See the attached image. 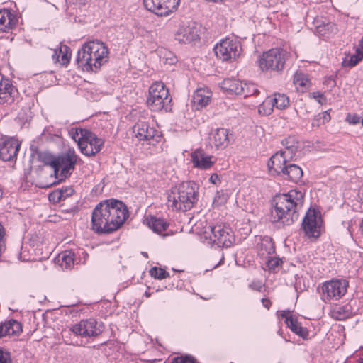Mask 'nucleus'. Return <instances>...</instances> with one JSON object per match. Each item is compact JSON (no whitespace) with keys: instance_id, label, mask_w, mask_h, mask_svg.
<instances>
[{"instance_id":"obj_46","label":"nucleus","mask_w":363,"mask_h":363,"mask_svg":"<svg viewBox=\"0 0 363 363\" xmlns=\"http://www.w3.org/2000/svg\"><path fill=\"white\" fill-rule=\"evenodd\" d=\"M227 201V194L223 192H217L213 203L216 205H221Z\"/></svg>"},{"instance_id":"obj_9","label":"nucleus","mask_w":363,"mask_h":363,"mask_svg":"<svg viewBox=\"0 0 363 363\" xmlns=\"http://www.w3.org/2000/svg\"><path fill=\"white\" fill-rule=\"evenodd\" d=\"M77 160V155L72 150L58 155L54 167L55 178L62 181L69 177L75 169Z\"/></svg>"},{"instance_id":"obj_32","label":"nucleus","mask_w":363,"mask_h":363,"mask_svg":"<svg viewBox=\"0 0 363 363\" xmlns=\"http://www.w3.org/2000/svg\"><path fill=\"white\" fill-rule=\"evenodd\" d=\"M74 255L72 251H64L57 257V261L62 269H70L74 264Z\"/></svg>"},{"instance_id":"obj_17","label":"nucleus","mask_w":363,"mask_h":363,"mask_svg":"<svg viewBox=\"0 0 363 363\" xmlns=\"http://www.w3.org/2000/svg\"><path fill=\"white\" fill-rule=\"evenodd\" d=\"M199 25L194 21H189L180 26L175 34V38L183 43H189L199 38Z\"/></svg>"},{"instance_id":"obj_14","label":"nucleus","mask_w":363,"mask_h":363,"mask_svg":"<svg viewBox=\"0 0 363 363\" xmlns=\"http://www.w3.org/2000/svg\"><path fill=\"white\" fill-rule=\"evenodd\" d=\"M210 240L218 246L225 247H230L234 241V236L232 230L222 225L209 226Z\"/></svg>"},{"instance_id":"obj_5","label":"nucleus","mask_w":363,"mask_h":363,"mask_svg":"<svg viewBox=\"0 0 363 363\" xmlns=\"http://www.w3.org/2000/svg\"><path fill=\"white\" fill-rule=\"evenodd\" d=\"M172 97L169 90L162 82H154L149 89V96L147 104L153 111L164 110L168 112L171 110Z\"/></svg>"},{"instance_id":"obj_57","label":"nucleus","mask_w":363,"mask_h":363,"mask_svg":"<svg viewBox=\"0 0 363 363\" xmlns=\"http://www.w3.org/2000/svg\"><path fill=\"white\" fill-rule=\"evenodd\" d=\"M205 234H208L207 230L205 231Z\"/></svg>"},{"instance_id":"obj_12","label":"nucleus","mask_w":363,"mask_h":363,"mask_svg":"<svg viewBox=\"0 0 363 363\" xmlns=\"http://www.w3.org/2000/svg\"><path fill=\"white\" fill-rule=\"evenodd\" d=\"M180 0H143L145 9L157 16H167L175 11Z\"/></svg>"},{"instance_id":"obj_16","label":"nucleus","mask_w":363,"mask_h":363,"mask_svg":"<svg viewBox=\"0 0 363 363\" xmlns=\"http://www.w3.org/2000/svg\"><path fill=\"white\" fill-rule=\"evenodd\" d=\"M21 143L19 141L10 137L0 138V159L3 161H13L16 159Z\"/></svg>"},{"instance_id":"obj_25","label":"nucleus","mask_w":363,"mask_h":363,"mask_svg":"<svg viewBox=\"0 0 363 363\" xmlns=\"http://www.w3.org/2000/svg\"><path fill=\"white\" fill-rule=\"evenodd\" d=\"M210 140L217 149H223L229 144L228 130L225 128H216L212 131Z\"/></svg>"},{"instance_id":"obj_33","label":"nucleus","mask_w":363,"mask_h":363,"mask_svg":"<svg viewBox=\"0 0 363 363\" xmlns=\"http://www.w3.org/2000/svg\"><path fill=\"white\" fill-rule=\"evenodd\" d=\"M272 101V105L277 109L283 110L289 106V99L284 94L276 93L273 96H270Z\"/></svg>"},{"instance_id":"obj_51","label":"nucleus","mask_w":363,"mask_h":363,"mask_svg":"<svg viewBox=\"0 0 363 363\" xmlns=\"http://www.w3.org/2000/svg\"><path fill=\"white\" fill-rule=\"evenodd\" d=\"M264 285L260 281H253L250 284L249 287L255 291H261Z\"/></svg>"},{"instance_id":"obj_42","label":"nucleus","mask_w":363,"mask_h":363,"mask_svg":"<svg viewBox=\"0 0 363 363\" xmlns=\"http://www.w3.org/2000/svg\"><path fill=\"white\" fill-rule=\"evenodd\" d=\"M263 260L266 261L269 270H275L277 268L281 267L283 263L280 258L274 257V255L268 259H264Z\"/></svg>"},{"instance_id":"obj_7","label":"nucleus","mask_w":363,"mask_h":363,"mask_svg":"<svg viewBox=\"0 0 363 363\" xmlns=\"http://www.w3.org/2000/svg\"><path fill=\"white\" fill-rule=\"evenodd\" d=\"M78 138V145L82 154L86 156H94L99 152L104 145V140L98 138L94 133L80 128L76 130Z\"/></svg>"},{"instance_id":"obj_29","label":"nucleus","mask_w":363,"mask_h":363,"mask_svg":"<svg viewBox=\"0 0 363 363\" xmlns=\"http://www.w3.org/2000/svg\"><path fill=\"white\" fill-rule=\"evenodd\" d=\"M146 220L148 227L151 228L153 232L158 234H161L169 227V223L161 218L149 216L147 217Z\"/></svg>"},{"instance_id":"obj_38","label":"nucleus","mask_w":363,"mask_h":363,"mask_svg":"<svg viewBox=\"0 0 363 363\" xmlns=\"http://www.w3.org/2000/svg\"><path fill=\"white\" fill-rule=\"evenodd\" d=\"M57 157H54L49 152H40L38 154V160L45 165H50L53 169L55 167Z\"/></svg>"},{"instance_id":"obj_28","label":"nucleus","mask_w":363,"mask_h":363,"mask_svg":"<svg viewBox=\"0 0 363 363\" xmlns=\"http://www.w3.org/2000/svg\"><path fill=\"white\" fill-rule=\"evenodd\" d=\"M281 175L286 179L296 183L301 179L303 170L299 166L289 162Z\"/></svg>"},{"instance_id":"obj_4","label":"nucleus","mask_w":363,"mask_h":363,"mask_svg":"<svg viewBox=\"0 0 363 363\" xmlns=\"http://www.w3.org/2000/svg\"><path fill=\"white\" fill-rule=\"evenodd\" d=\"M199 199V185L193 181L183 182L171 188L167 205L174 211L186 212L191 209Z\"/></svg>"},{"instance_id":"obj_36","label":"nucleus","mask_w":363,"mask_h":363,"mask_svg":"<svg viewBox=\"0 0 363 363\" xmlns=\"http://www.w3.org/2000/svg\"><path fill=\"white\" fill-rule=\"evenodd\" d=\"M274 106L271 97H267L259 105L258 112L264 116H269L273 112Z\"/></svg>"},{"instance_id":"obj_21","label":"nucleus","mask_w":363,"mask_h":363,"mask_svg":"<svg viewBox=\"0 0 363 363\" xmlns=\"http://www.w3.org/2000/svg\"><path fill=\"white\" fill-rule=\"evenodd\" d=\"M17 16L9 9L0 10V32H9L18 23Z\"/></svg>"},{"instance_id":"obj_50","label":"nucleus","mask_w":363,"mask_h":363,"mask_svg":"<svg viewBox=\"0 0 363 363\" xmlns=\"http://www.w3.org/2000/svg\"><path fill=\"white\" fill-rule=\"evenodd\" d=\"M346 121L350 123V124H353V125H355V124H357L359 123L360 121V117H359L356 114H347V118H346Z\"/></svg>"},{"instance_id":"obj_24","label":"nucleus","mask_w":363,"mask_h":363,"mask_svg":"<svg viewBox=\"0 0 363 363\" xmlns=\"http://www.w3.org/2000/svg\"><path fill=\"white\" fill-rule=\"evenodd\" d=\"M284 150L280 151L286 156L287 159L295 160L294 157L296 152L300 149L301 145L296 136H289L281 142Z\"/></svg>"},{"instance_id":"obj_11","label":"nucleus","mask_w":363,"mask_h":363,"mask_svg":"<svg viewBox=\"0 0 363 363\" xmlns=\"http://www.w3.org/2000/svg\"><path fill=\"white\" fill-rule=\"evenodd\" d=\"M348 282L346 280L333 279L325 282L322 286V299L325 301L339 300L347 292Z\"/></svg>"},{"instance_id":"obj_35","label":"nucleus","mask_w":363,"mask_h":363,"mask_svg":"<svg viewBox=\"0 0 363 363\" xmlns=\"http://www.w3.org/2000/svg\"><path fill=\"white\" fill-rule=\"evenodd\" d=\"M294 83L298 89L301 88L302 91L309 87L311 84L307 75L298 72L294 74Z\"/></svg>"},{"instance_id":"obj_18","label":"nucleus","mask_w":363,"mask_h":363,"mask_svg":"<svg viewBox=\"0 0 363 363\" xmlns=\"http://www.w3.org/2000/svg\"><path fill=\"white\" fill-rule=\"evenodd\" d=\"M318 212L309 209L302 222V229L308 238H317L320 235V225L318 220Z\"/></svg>"},{"instance_id":"obj_37","label":"nucleus","mask_w":363,"mask_h":363,"mask_svg":"<svg viewBox=\"0 0 363 363\" xmlns=\"http://www.w3.org/2000/svg\"><path fill=\"white\" fill-rule=\"evenodd\" d=\"M259 93L255 84L252 83H242V91L240 95H242L244 97H248L252 95H256Z\"/></svg>"},{"instance_id":"obj_47","label":"nucleus","mask_w":363,"mask_h":363,"mask_svg":"<svg viewBox=\"0 0 363 363\" xmlns=\"http://www.w3.org/2000/svg\"><path fill=\"white\" fill-rule=\"evenodd\" d=\"M57 191H60V193H62V196H63V200L66 199L67 197L71 196L74 193V190L72 186L62 187L57 189Z\"/></svg>"},{"instance_id":"obj_23","label":"nucleus","mask_w":363,"mask_h":363,"mask_svg":"<svg viewBox=\"0 0 363 363\" xmlns=\"http://www.w3.org/2000/svg\"><path fill=\"white\" fill-rule=\"evenodd\" d=\"M281 316L285 318V323L292 332L298 336L306 339L308 336V331L307 328L302 327L298 320L293 318L289 311H283Z\"/></svg>"},{"instance_id":"obj_41","label":"nucleus","mask_w":363,"mask_h":363,"mask_svg":"<svg viewBox=\"0 0 363 363\" xmlns=\"http://www.w3.org/2000/svg\"><path fill=\"white\" fill-rule=\"evenodd\" d=\"M150 274L151 277L157 279H163L169 276V272H167L166 270L162 268H158L157 267L151 268L150 270Z\"/></svg>"},{"instance_id":"obj_34","label":"nucleus","mask_w":363,"mask_h":363,"mask_svg":"<svg viewBox=\"0 0 363 363\" xmlns=\"http://www.w3.org/2000/svg\"><path fill=\"white\" fill-rule=\"evenodd\" d=\"M331 316L335 320H342L350 316L348 306H336L330 311Z\"/></svg>"},{"instance_id":"obj_40","label":"nucleus","mask_w":363,"mask_h":363,"mask_svg":"<svg viewBox=\"0 0 363 363\" xmlns=\"http://www.w3.org/2000/svg\"><path fill=\"white\" fill-rule=\"evenodd\" d=\"M363 59V55L362 54H358L356 52L354 55H352L350 56L349 59L345 58L342 62V65L343 67H354L358 64L359 61H361Z\"/></svg>"},{"instance_id":"obj_8","label":"nucleus","mask_w":363,"mask_h":363,"mask_svg":"<svg viewBox=\"0 0 363 363\" xmlns=\"http://www.w3.org/2000/svg\"><path fill=\"white\" fill-rule=\"evenodd\" d=\"M105 326L103 322L94 318L83 319L78 323L73 325L70 330L77 336L88 340H94L104 330Z\"/></svg>"},{"instance_id":"obj_19","label":"nucleus","mask_w":363,"mask_h":363,"mask_svg":"<svg viewBox=\"0 0 363 363\" xmlns=\"http://www.w3.org/2000/svg\"><path fill=\"white\" fill-rule=\"evenodd\" d=\"M290 161L291 160L287 159L284 153L281 151L276 152L270 157L267 163L269 172L281 175Z\"/></svg>"},{"instance_id":"obj_58","label":"nucleus","mask_w":363,"mask_h":363,"mask_svg":"<svg viewBox=\"0 0 363 363\" xmlns=\"http://www.w3.org/2000/svg\"><path fill=\"white\" fill-rule=\"evenodd\" d=\"M362 125H363V118H362Z\"/></svg>"},{"instance_id":"obj_45","label":"nucleus","mask_w":363,"mask_h":363,"mask_svg":"<svg viewBox=\"0 0 363 363\" xmlns=\"http://www.w3.org/2000/svg\"><path fill=\"white\" fill-rule=\"evenodd\" d=\"M49 200L54 203H58L63 200V196L60 191L55 190L49 194Z\"/></svg>"},{"instance_id":"obj_55","label":"nucleus","mask_w":363,"mask_h":363,"mask_svg":"<svg viewBox=\"0 0 363 363\" xmlns=\"http://www.w3.org/2000/svg\"><path fill=\"white\" fill-rule=\"evenodd\" d=\"M142 255L144 256L145 257L147 258L148 257V254L147 252H141Z\"/></svg>"},{"instance_id":"obj_10","label":"nucleus","mask_w":363,"mask_h":363,"mask_svg":"<svg viewBox=\"0 0 363 363\" xmlns=\"http://www.w3.org/2000/svg\"><path fill=\"white\" fill-rule=\"evenodd\" d=\"M213 50L218 58L223 61H231L240 55L241 45L237 40L225 38L217 43Z\"/></svg>"},{"instance_id":"obj_52","label":"nucleus","mask_w":363,"mask_h":363,"mask_svg":"<svg viewBox=\"0 0 363 363\" xmlns=\"http://www.w3.org/2000/svg\"><path fill=\"white\" fill-rule=\"evenodd\" d=\"M262 303L264 307L269 309L272 306V302L269 298H264L262 299Z\"/></svg>"},{"instance_id":"obj_20","label":"nucleus","mask_w":363,"mask_h":363,"mask_svg":"<svg viewBox=\"0 0 363 363\" xmlns=\"http://www.w3.org/2000/svg\"><path fill=\"white\" fill-rule=\"evenodd\" d=\"M191 161L195 167L208 169L214 164L216 159L206 155L203 150L197 149L191 153Z\"/></svg>"},{"instance_id":"obj_26","label":"nucleus","mask_w":363,"mask_h":363,"mask_svg":"<svg viewBox=\"0 0 363 363\" xmlns=\"http://www.w3.org/2000/svg\"><path fill=\"white\" fill-rule=\"evenodd\" d=\"M211 93L206 89L200 88L195 91L192 101L196 108L205 107L210 101Z\"/></svg>"},{"instance_id":"obj_2","label":"nucleus","mask_w":363,"mask_h":363,"mask_svg":"<svg viewBox=\"0 0 363 363\" xmlns=\"http://www.w3.org/2000/svg\"><path fill=\"white\" fill-rule=\"evenodd\" d=\"M303 194L296 189L290 190L286 194L276 195L272 200V222L291 225L298 218V211L303 206Z\"/></svg>"},{"instance_id":"obj_6","label":"nucleus","mask_w":363,"mask_h":363,"mask_svg":"<svg viewBox=\"0 0 363 363\" xmlns=\"http://www.w3.org/2000/svg\"><path fill=\"white\" fill-rule=\"evenodd\" d=\"M288 52L282 48H272L263 52L258 60L262 72H280L283 70Z\"/></svg>"},{"instance_id":"obj_30","label":"nucleus","mask_w":363,"mask_h":363,"mask_svg":"<svg viewBox=\"0 0 363 363\" xmlns=\"http://www.w3.org/2000/svg\"><path fill=\"white\" fill-rule=\"evenodd\" d=\"M242 82L235 79H225L221 83V88L230 94H240L242 91Z\"/></svg>"},{"instance_id":"obj_39","label":"nucleus","mask_w":363,"mask_h":363,"mask_svg":"<svg viewBox=\"0 0 363 363\" xmlns=\"http://www.w3.org/2000/svg\"><path fill=\"white\" fill-rule=\"evenodd\" d=\"M330 120V115L328 111L318 114L312 121L313 127H319L322 124H325Z\"/></svg>"},{"instance_id":"obj_43","label":"nucleus","mask_w":363,"mask_h":363,"mask_svg":"<svg viewBox=\"0 0 363 363\" xmlns=\"http://www.w3.org/2000/svg\"><path fill=\"white\" fill-rule=\"evenodd\" d=\"M170 363H198L195 357L191 355H180L173 357Z\"/></svg>"},{"instance_id":"obj_56","label":"nucleus","mask_w":363,"mask_h":363,"mask_svg":"<svg viewBox=\"0 0 363 363\" xmlns=\"http://www.w3.org/2000/svg\"><path fill=\"white\" fill-rule=\"evenodd\" d=\"M172 63H174V60H175V58L174 59H172Z\"/></svg>"},{"instance_id":"obj_59","label":"nucleus","mask_w":363,"mask_h":363,"mask_svg":"<svg viewBox=\"0 0 363 363\" xmlns=\"http://www.w3.org/2000/svg\"><path fill=\"white\" fill-rule=\"evenodd\" d=\"M359 363H363V360L362 362H360Z\"/></svg>"},{"instance_id":"obj_3","label":"nucleus","mask_w":363,"mask_h":363,"mask_svg":"<svg viewBox=\"0 0 363 363\" xmlns=\"http://www.w3.org/2000/svg\"><path fill=\"white\" fill-rule=\"evenodd\" d=\"M108 49L99 40L84 43L77 52V64L83 71L98 72L108 60Z\"/></svg>"},{"instance_id":"obj_44","label":"nucleus","mask_w":363,"mask_h":363,"mask_svg":"<svg viewBox=\"0 0 363 363\" xmlns=\"http://www.w3.org/2000/svg\"><path fill=\"white\" fill-rule=\"evenodd\" d=\"M11 352L0 347V363H11Z\"/></svg>"},{"instance_id":"obj_54","label":"nucleus","mask_w":363,"mask_h":363,"mask_svg":"<svg viewBox=\"0 0 363 363\" xmlns=\"http://www.w3.org/2000/svg\"><path fill=\"white\" fill-rule=\"evenodd\" d=\"M223 261H224V257L223 255L221 259L220 260L218 264L215 266V267H216L218 265H220L223 262Z\"/></svg>"},{"instance_id":"obj_27","label":"nucleus","mask_w":363,"mask_h":363,"mask_svg":"<svg viewBox=\"0 0 363 363\" xmlns=\"http://www.w3.org/2000/svg\"><path fill=\"white\" fill-rule=\"evenodd\" d=\"M258 255L262 259H268L275 253V247L272 239L265 238L257 245Z\"/></svg>"},{"instance_id":"obj_13","label":"nucleus","mask_w":363,"mask_h":363,"mask_svg":"<svg viewBox=\"0 0 363 363\" xmlns=\"http://www.w3.org/2000/svg\"><path fill=\"white\" fill-rule=\"evenodd\" d=\"M133 133L135 137L140 141H148L150 144L159 143L162 135L153 127H150L146 121H138L133 127Z\"/></svg>"},{"instance_id":"obj_15","label":"nucleus","mask_w":363,"mask_h":363,"mask_svg":"<svg viewBox=\"0 0 363 363\" xmlns=\"http://www.w3.org/2000/svg\"><path fill=\"white\" fill-rule=\"evenodd\" d=\"M19 99V92L11 81L0 74V105H11Z\"/></svg>"},{"instance_id":"obj_1","label":"nucleus","mask_w":363,"mask_h":363,"mask_svg":"<svg viewBox=\"0 0 363 363\" xmlns=\"http://www.w3.org/2000/svg\"><path fill=\"white\" fill-rule=\"evenodd\" d=\"M129 216L126 205L120 200L109 199L101 201L91 214V229L97 234H110L124 223Z\"/></svg>"},{"instance_id":"obj_49","label":"nucleus","mask_w":363,"mask_h":363,"mask_svg":"<svg viewBox=\"0 0 363 363\" xmlns=\"http://www.w3.org/2000/svg\"><path fill=\"white\" fill-rule=\"evenodd\" d=\"M310 97H312L313 99L317 100L318 102L320 104H323L326 102L325 97L321 92L319 91L311 93Z\"/></svg>"},{"instance_id":"obj_31","label":"nucleus","mask_w":363,"mask_h":363,"mask_svg":"<svg viewBox=\"0 0 363 363\" xmlns=\"http://www.w3.org/2000/svg\"><path fill=\"white\" fill-rule=\"evenodd\" d=\"M53 59H56L62 65H66L69 62L71 57L70 48L64 45L60 47V52L57 53V50H55L52 55Z\"/></svg>"},{"instance_id":"obj_48","label":"nucleus","mask_w":363,"mask_h":363,"mask_svg":"<svg viewBox=\"0 0 363 363\" xmlns=\"http://www.w3.org/2000/svg\"><path fill=\"white\" fill-rule=\"evenodd\" d=\"M323 30H329L333 33L337 30V28L335 24L333 23H328L326 24H323V26H318V31L319 33H321Z\"/></svg>"},{"instance_id":"obj_53","label":"nucleus","mask_w":363,"mask_h":363,"mask_svg":"<svg viewBox=\"0 0 363 363\" xmlns=\"http://www.w3.org/2000/svg\"><path fill=\"white\" fill-rule=\"evenodd\" d=\"M210 182L214 184H216L217 181H219V178H218V174H213L210 179H209Z\"/></svg>"},{"instance_id":"obj_22","label":"nucleus","mask_w":363,"mask_h":363,"mask_svg":"<svg viewBox=\"0 0 363 363\" xmlns=\"http://www.w3.org/2000/svg\"><path fill=\"white\" fill-rule=\"evenodd\" d=\"M21 333L22 325L16 320L11 319L0 323V338L6 336H18Z\"/></svg>"}]
</instances>
